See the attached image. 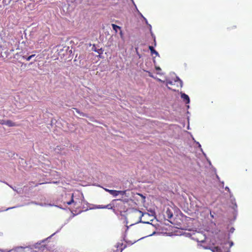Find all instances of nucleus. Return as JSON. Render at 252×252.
Listing matches in <instances>:
<instances>
[{
    "label": "nucleus",
    "instance_id": "15",
    "mask_svg": "<svg viewBox=\"0 0 252 252\" xmlns=\"http://www.w3.org/2000/svg\"><path fill=\"white\" fill-rule=\"evenodd\" d=\"M35 56V54H32L29 57H28L27 58H26V60L27 61H29L31 59H32L33 57H34Z\"/></svg>",
    "mask_w": 252,
    "mask_h": 252
},
{
    "label": "nucleus",
    "instance_id": "19",
    "mask_svg": "<svg viewBox=\"0 0 252 252\" xmlns=\"http://www.w3.org/2000/svg\"><path fill=\"white\" fill-rule=\"evenodd\" d=\"M210 215L212 218H214V216L213 215H212L211 212L210 213Z\"/></svg>",
    "mask_w": 252,
    "mask_h": 252
},
{
    "label": "nucleus",
    "instance_id": "13",
    "mask_svg": "<svg viewBox=\"0 0 252 252\" xmlns=\"http://www.w3.org/2000/svg\"><path fill=\"white\" fill-rule=\"evenodd\" d=\"M112 27L113 28V29L116 32H118V29H120L121 28L120 27L115 25V24H112Z\"/></svg>",
    "mask_w": 252,
    "mask_h": 252
},
{
    "label": "nucleus",
    "instance_id": "21",
    "mask_svg": "<svg viewBox=\"0 0 252 252\" xmlns=\"http://www.w3.org/2000/svg\"><path fill=\"white\" fill-rule=\"evenodd\" d=\"M146 223H148V224H149V222H146Z\"/></svg>",
    "mask_w": 252,
    "mask_h": 252
},
{
    "label": "nucleus",
    "instance_id": "4",
    "mask_svg": "<svg viewBox=\"0 0 252 252\" xmlns=\"http://www.w3.org/2000/svg\"><path fill=\"white\" fill-rule=\"evenodd\" d=\"M67 205H71L73 204L74 207L77 208L79 207L82 204V200L80 199L75 198L73 194L71 195V199L69 201L66 202Z\"/></svg>",
    "mask_w": 252,
    "mask_h": 252
},
{
    "label": "nucleus",
    "instance_id": "2",
    "mask_svg": "<svg viewBox=\"0 0 252 252\" xmlns=\"http://www.w3.org/2000/svg\"><path fill=\"white\" fill-rule=\"evenodd\" d=\"M182 81L178 77L176 79L166 81L168 89L174 92L178 91L179 89L182 87Z\"/></svg>",
    "mask_w": 252,
    "mask_h": 252
},
{
    "label": "nucleus",
    "instance_id": "1",
    "mask_svg": "<svg viewBox=\"0 0 252 252\" xmlns=\"http://www.w3.org/2000/svg\"><path fill=\"white\" fill-rule=\"evenodd\" d=\"M113 201L115 202L114 208V212L115 214L120 213L122 216L123 213L128 211L129 207L127 202L122 200H114Z\"/></svg>",
    "mask_w": 252,
    "mask_h": 252
},
{
    "label": "nucleus",
    "instance_id": "8",
    "mask_svg": "<svg viewBox=\"0 0 252 252\" xmlns=\"http://www.w3.org/2000/svg\"><path fill=\"white\" fill-rule=\"evenodd\" d=\"M181 98L185 101L186 103H189V96L185 94H181Z\"/></svg>",
    "mask_w": 252,
    "mask_h": 252
},
{
    "label": "nucleus",
    "instance_id": "3",
    "mask_svg": "<svg viewBox=\"0 0 252 252\" xmlns=\"http://www.w3.org/2000/svg\"><path fill=\"white\" fill-rule=\"evenodd\" d=\"M143 214L141 211L137 209L131 210L128 214V217L130 219H133L132 224L138 223L141 221Z\"/></svg>",
    "mask_w": 252,
    "mask_h": 252
},
{
    "label": "nucleus",
    "instance_id": "7",
    "mask_svg": "<svg viewBox=\"0 0 252 252\" xmlns=\"http://www.w3.org/2000/svg\"><path fill=\"white\" fill-rule=\"evenodd\" d=\"M126 247V245L125 244L124 245L122 241L118 242L116 245V248H117V251H120V252H122V251L125 249Z\"/></svg>",
    "mask_w": 252,
    "mask_h": 252
},
{
    "label": "nucleus",
    "instance_id": "11",
    "mask_svg": "<svg viewBox=\"0 0 252 252\" xmlns=\"http://www.w3.org/2000/svg\"><path fill=\"white\" fill-rule=\"evenodd\" d=\"M149 49L150 50V51L152 54H154L156 56H159L158 52L154 49V48L153 46H149Z\"/></svg>",
    "mask_w": 252,
    "mask_h": 252
},
{
    "label": "nucleus",
    "instance_id": "20",
    "mask_svg": "<svg viewBox=\"0 0 252 252\" xmlns=\"http://www.w3.org/2000/svg\"><path fill=\"white\" fill-rule=\"evenodd\" d=\"M156 69H157V70H158V69H160V68L159 67H157V68H156Z\"/></svg>",
    "mask_w": 252,
    "mask_h": 252
},
{
    "label": "nucleus",
    "instance_id": "16",
    "mask_svg": "<svg viewBox=\"0 0 252 252\" xmlns=\"http://www.w3.org/2000/svg\"><path fill=\"white\" fill-rule=\"evenodd\" d=\"M4 122H5V121L4 120H0V124L2 125H4Z\"/></svg>",
    "mask_w": 252,
    "mask_h": 252
},
{
    "label": "nucleus",
    "instance_id": "18",
    "mask_svg": "<svg viewBox=\"0 0 252 252\" xmlns=\"http://www.w3.org/2000/svg\"><path fill=\"white\" fill-rule=\"evenodd\" d=\"M22 58H23V59H26V58H27V57L26 56H23L22 57Z\"/></svg>",
    "mask_w": 252,
    "mask_h": 252
},
{
    "label": "nucleus",
    "instance_id": "9",
    "mask_svg": "<svg viewBox=\"0 0 252 252\" xmlns=\"http://www.w3.org/2000/svg\"><path fill=\"white\" fill-rule=\"evenodd\" d=\"M4 125H6L10 127L14 126H16L15 123H13L12 121H11L10 120H7V121H5V122H4Z\"/></svg>",
    "mask_w": 252,
    "mask_h": 252
},
{
    "label": "nucleus",
    "instance_id": "14",
    "mask_svg": "<svg viewBox=\"0 0 252 252\" xmlns=\"http://www.w3.org/2000/svg\"><path fill=\"white\" fill-rule=\"evenodd\" d=\"M213 252H221L220 249L218 247H215L212 250Z\"/></svg>",
    "mask_w": 252,
    "mask_h": 252
},
{
    "label": "nucleus",
    "instance_id": "6",
    "mask_svg": "<svg viewBox=\"0 0 252 252\" xmlns=\"http://www.w3.org/2000/svg\"><path fill=\"white\" fill-rule=\"evenodd\" d=\"M115 202L113 201L112 202V203L108 204L107 205H98L96 206V208L97 209H112L113 211L114 212V205H115Z\"/></svg>",
    "mask_w": 252,
    "mask_h": 252
},
{
    "label": "nucleus",
    "instance_id": "10",
    "mask_svg": "<svg viewBox=\"0 0 252 252\" xmlns=\"http://www.w3.org/2000/svg\"><path fill=\"white\" fill-rule=\"evenodd\" d=\"M167 217L168 219H171L173 217V213L171 210L168 208L166 211Z\"/></svg>",
    "mask_w": 252,
    "mask_h": 252
},
{
    "label": "nucleus",
    "instance_id": "5",
    "mask_svg": "<svg viewBox=\"0 0 252 252\" xmlns=\"http://www.w3.org/2000/svg\"><path fill=\"white\" fill-rule=\"evenodd\" d=\"M105 190L108 192H109L110 194L112 195L113 196H117L119 194H121L124 195L126 193V190H116L112 189H105Z\"/></svg>",
    "mask_w": 252,
    "mask_h": 252
},
{
    "label": "nucleus",
    "instance_id": "12",
    "mask_svg": "<svg viewBox=\"0 0 252 252\" xmlns=\"http://www.w3.org/2000/svg\"><path fill=\"white\" fill-rule=\"evenodd\" d=\"M73 109H74L76 112L78 113L81 116H83V117H87V115L83 112H81V111H80V110L79 109H78L77 108H73Z\"/></svg>",
    "mask_w": 252,
    "mask_h": 252
},
{
    "label": "nucleus",
    "instance_id": "17",
    "mask_svg": "<svg viewBox=\"0 0 252 252\" xmlns=\"http://www.w3.org/2000/svg\"><path fill=\"white\" fill-rule=\"evenodd\" d=\"M225 189L226 190H227V191H228L230 192V189H229V188H228V187H225Z\"/></svg>",
    "mask_w": 252,
    "mask_h": 252
}]
</instances>
